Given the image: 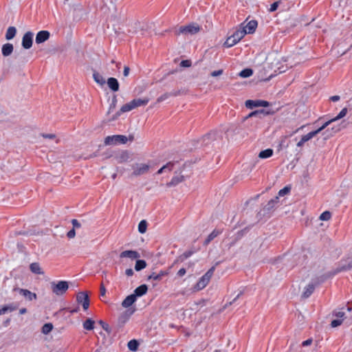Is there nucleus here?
I'll return each mask as SVG.
<instances>
[{"instance_id":"1a4fd4ad","label":"nucleus","mask_w":352,"mask_h":352,"mask_svg":"<svg viewBox=\"0 0 352 352\" xmlns=\"http://www.w3.org/2000/svg\"><path fill=\"white\" fill-rule=\"evenodd\" d=\"M133 175L139 176L145 174L149 169V166L145 164H135L133 166Z\"/></svg>"},{"instance_id":"dca6fc26","label":"nucleus","mask_w":352,"mask_h":352,"mask_svg":"<svg viewBox=\"0 0 352 352\" xmlns=\"http://www.w3.org/2000/svg\"><path fill=\"white\" fill-rule=\"evenodd\" d=\"M333 277V276H330V272L327 274H322L321 276H317L312 279L311 283L314 284L316 287L318 286L321 283L326 281L328 278Z\"/></svg>"},{"instance_id":"09e8293b","label":"nucleus","mask_w":352,"mask_h":352,"mask_svg":"<svg viewBox=\"0 0 352 352\" xmlns=\"http://www.w3.org/2000/svg\"><path fill=\"white\" fill-rule=\"evenodd\" d=\"M194 251L192 250H188L183 253V254L180 256L181 260L183 261L184 260L189 258L194 254Z\"/></svg>"},{"instance_id":"473e14b6","label":"nucleus","mask_w":352,"mask_h":352,"mask_svg":"<svg viewBox=\"0 0 352 352\" xmlns=\"http://www.w3.org/2000/svg\"><path fill=\"white\" fill-rule=\"evenodd\" d=\"M273 153L274 151L272 148H267L261 151L258 154V157L262 159H266L272 156Z\"/></svg>"},{"instance_id":"3c124183","label":"nucleus","mask_w":352,"mask_h":352,"mask_svg":"<svg viewBox=\"0 0 352 352\" xmlns=\"http://www.w3.org/2000/svg\"><path fill=\"white\" fill-rule=\"evenodd\" d=\"M98 322L104 331H106L108 333L111 332V329L107 323L104 322L102 320H100Z\"/></svg>"},{"instance_id":"2eb2a0df","label":"nucleus","mask_w":352,"mask_h":352,"mask_svg":"<svg viewBox=\"0 0 352 352\" xmlns=\"http://www.w3.org/2000/svg\"><path fill=\"white\" fill-rule=\"evenodd\" d=\"M135 109V107L134 105L133 104V101L131 100V102L124 104L120 109L119 111H118L116 115L113 116V120H115L117 118H118L121 113H125V112H128V111H130L133 109Z\"/></svg>"},{"instance_id":"cd10ccee","label":"nucleus","mask_w":352,"mask_h":352,"mask_svg":"<svg viewBox=\"0 0 352 352\" xmlns=\"http://www.w3.org/2000/svg\"><path fill=\"white\" fill-rule=\"evenodd\" d=\"M133 104L135 107V109L141 107V106H145L148 104L149 100L148 98H135L133 100Z\"/></svg>"},{"instance_id":"603ef678","label":"nucleus","mask_w":352,"mask_h":352,"mask_svg":"<svg viewBox=\"0 0 352 352\" xmlns=\"http://www.w3.org/2000/svg\"><path fill=\"white\" fill-rule=\"evenodd\" d=\"M170 96H171V93H165L164 94H162V96H160L158 98H157V102H162L166 99H168Z\"/></svg>"},{"instance_id":"5701e85b","label":"nucleus","mask_w":352,"mask_h":352,"mask_svg":"<svg viewBox=\"0 0 352 352\" xmlns=\"http://www.w3.org/2000/svg\"><path fill=\"white\" fill-rule=\"evenodd\" d=\"M168 274V272L166 271H160L158 274L155 272H153L151 275L148 276L147 280H154L160 281L162 279V278Z\"/></svg>"},{"instance_id":"9d476101","label":"nucleus","mask_w":352,"mask_h":352,"mask_svg":"<svg viewBox=\"0 0 352 352\" xmlns=\"http://www.w3.org/2000/svg\"><path fill=\"white\" fill-rule=\"evenodd\" d=\"M257 25H258V23H257L256 21L252 20V21H249L245 26H243V23H242L241 25L242 27H241L240 29L241 30H245V34H252L255 32Z\"/></svg>"},{"instance_id":"58836bf2","label":"nucleus","mask_w":352,"mask_h":352,"mask_svg":"<svg viewBox=\"0 0 352 352\" xmlns=\"http://www.w3.org/2000/svg\"><path fill=\"white\" fill-rule=\"evenodd\" d=\"M316 132L317 131H311V132L308 133L307 134L302 135L301 138V140L305 143V142H308L309 140H310L311 139H312L313 138H314L315 136H316L317 135Z\"/></svg>"},{"instance_id":"e433bc0d","label":"nucleus","mask_w":352,"mask_h":352,"mask_svg":"<svg viewBox=\"0 0 352 352\" xmlns=\"http://www.w3.org/2000/svg\"><path fill=\"white\" fill-rule=\"evenodd\" d=\"M146 267V263L144 260L138 259L135 265V270L136 271H140Z\"/></svg>"},{"instance_id":"f03ea898","label":"nucleus","mask_w":352,"mask_h":352,"mask_svg":"<svg viewBox=\"0 0 352 352\" xmlns=\"http://www.w3.org/2000/svg\"><path fill=\"white\" fill-rule=\"evenodd\" d=\"M201 28L199 25L192 23L187 25L180 26L175 30V34L193 35L199 32Z\"/></svg>"},{"instance_id":"338daca9","label":"nucleus","mask_w":352,"mask_h":352,"mask_svg":"<svg viewBox=\"0 0 352 352\" xmlns=\"http://www.w3.org/2000/svg\"><path fill=\"white\" fill-rule=\"evenodd\" d=\"M222 74H223V70L219 69V70H216V71L212 72L211 73V76L213 77H216V76H219L221 75Z\"/></svg>"},{"instance_id":"7ed1b4c3","label":"nucleus","mask_w":352,"mask_h":352,"mask_svg":"<svg viewBox=\"0 0 352 352\" xmlns=\"http://www.w3.org/2000/svg\"><path fill=\"white\" fill-rule=\"evenodd\" d=\"M69 289V283L66 280L51 283L52 292L56 296H63Z\"/></svg>"},{"instance_id":"c03bdc74","label":"nucleus","mask_w":352,"mask_h":352,"mask_svg":"<svg viewBox=\"0 0 352 352\" xmlns=\"http://www.w3.org/2000/svg\"><path fill=\"white\" fill-rule=\"evenodd\" d=\"M331 212L329 211H324L320 214L319 219L322 221H328L331 219Z\"/></svg>"},{"instance_id":"bb28decb","label":"nucleus","mask_w":352,"mask_h":352,"mask_svg":"<svg viewBox=\"0 0 352 352\" xmlns=\"http://www.w3.org/2000/svg\"><path fill=\"white\" fill-rule=\"evenodd\" d=\"M221 233V231L218 230H214L206 239V240L204 242V245H208L214 238H216Z\"/></svg>"},{"instance_id":"a878e982","label":"nucleus","mask_w":352,"mask_h":352,"mask_svg":"<svg viewBox=\"0 0 352 352\" xmlns=\"http://www.w3.org/2000/svg\"><path fill=\"white\" fill-rule=\"evenodd\" d=\"M13 45L11 43H6L2 46L1 52L4 56H10L13 52Z\"/></svg>"},{"instance_id":"864d4df0","label":"nucleus","mask_w":352,"mask_h":352,"mask_svg":"<svg viewBox=\"0 0 352 352\" xmlns=\"http://www.w3.org/2000/svg\"><path fill=\"white\" fill-rule=\"evenodd\" d=\"M333 315L338 318V319H343L345 316V313L342 311H334Z\"/></svg>"},{"instance_id":"0eeeda50","label":"nucleus","mask_w":352,"mask_h":352,"mask_svg":"<svg viewBox=\"0 0 352 352\" xmlns=\"http://www.w3.org/2000/svg\"><path fill=\"white\" fill-rule=\"evenodd\" d=\"M76 300L78 304H81L84 310H87L89 306V298L85 292H81L77 294Z\"/></svg>"},{"instance_id":"8fccbe9b","label":"nucleus","mask_w":352,"mask_h":352,"mask_svg":"<svg viewBox=\"0 0 352 352\" xmlns=\"http://www.w3.org/2000/svg\"><path fill=\"white\" fill-rule=\"evenodd\" d=\"M343 319L333 320L331 322V327L333 328L340 326L342 323Z\"/></svg>"},{"instance_id":"de8ad7c7","label":"nucleus","mask_w":352,"mask_h":352,"mask_svg":"<svg viewBox=\"0 0 352 352\" xmlns=\"http://www.w3.org/2000/svg\"><path fill=\"white\" fill-rule=\"evenodd\" d=\"M117 104V97L116 96H113L112 98L111 103L110 104L109 109L108 111V113H110L116 107Z\"/></svg>"},{"instance_id":"ddd939ff","label":"nucleus","mask_w":352,"mask_h":352,"mask_svg":"<svg viewBox=\"0 0 352 352\" xmlns=\"http://www.w3.org/2000/svg\"><path fill=\"white\" fill-rule=\"evenodd\" d=\"M14 290H17L21 295L24 296L26 299L29 300H36L37 298V296L35 293H33L28 289H21V288H14Z\"/></svg>"},{"instance_id":"37998d69","label":"nucleus","mask_w":352,"mask_h":352,"mask_svg":"<svg viewBox=\"0 0 352 352\" xmlns=\"http://www.w3.org/2000/svg\"><path fill=\"white\" fill-rule=\"evenodd\" d=\"M335 122V120H333V118L327 121L326 122H324L320 127H319L318 129L315 130V131H317L316 133L317 135L318 133H320L322 131H323L324 129H326L330 124H331L332 122Z\"/></svg>"},{"instance_id":"c85d7f7f","label":"nucleus","mask_w":352,"mask_h":352,"mask_svg":"<svg viewBox=\"0 0 352 352\" xmlns=\"http://www.w3.org/2000/svg\"><path fill=\"white\" fill-rule=\"evenodd\" d=\"M93 78L95 82L101 86H103L106 83V81L102 76L95 70L93 73Z\"/></svg>"},{"instance_id":"7c9ffc66","label":"nucleus","mask_w":352,"mask_h":352,"mask_svg":"<svg viewBox=\"0 0 352 352\" xmlns=\"http://www.w3.org/2000/svg\"><path fill=\"white\" fill-rule=\"evenodd\" d=\"M31 272L36 274H43L44 272L41 270L40 265L38 263H32L30 265Z\"/></svg>"},{"instance_id":"a19ab883","label":"nucleus","mask_w":352,"mask_h":352,"mask_svg":"<svg viewBox=\"0 0 352 352\" xmlns=\"http://www.w3.org/2000/svg\"><path fill=\"white\" fill-rule=\"evenodd\" d=\"M147 222L145 220H142L138 225V231L143 234L146 231Z\"/></svg>"},{"instance_id":"13d9d810","label":"nucleus","mask_w":352,"mask_h":352,"mask_svg":"<svg viewBox=\"0 0 352 352\" xmlns=\"http://www.w3.org/2000/svg\"><path fill=\"white\" fill-rule=\"evenodd\" d=\"M72 224L73 226V229L74 230L80 228L81 227V224L80 223V222L75 219L72 220Z\"/></svg>"},{"instance_id":"72a5a7b5","label":"nucleus","mask_w":352,"mask_h":352,"mask_svg":"<svg viewBox=\"0 0 352 352\" xmlns=\"http://www.w3.org/2000/svg\"><path fill=\"white\" fill-rule=\"evenodd\" d=\"M94 323L92 319L88 318L83 322V328L86 330L91 331L94 328Z\"/></svg>"},{"instance_id":"a211bd4d","label":"nucleus","mask_w":352,"mask_h":352,"mask_svg":"<svg viewBox=\"0 0 352 352\" xmlns=\"http://www.w3.org/2000/svg\"><path fill=\"white\" fill-rule=\"evenodd\" d=\"M279 202V197H275L274 198L268 201V203L264 206L263 210L267 212H270L271 210H274L276 205Z\"/></svg>"},{"instance_id":"bf43d9fd","label":"nucleus","mask_w":352,"mask_h":352,"mask_svg":"<svg viewBox=\"0 0 352 352\" xmlns=\"http://www.w3.org/2000/svg\"><path fill=\"white\" fill-rule=\"evenodd\" d=\"M278 4H279V1H276V2L273 3L269 9V11L271 12H275L278 7Z\"/></svg>"},{"instance_id":"a18cd8bd","label":"nucleus","mask_w":352,"mask_h":352,"mask_svg":"<svg viewBox=\"0 0 352 352\" xmlns=\"http://www.w3.org/2000/svg\"><path fill=\"white\" fill-rule=\"evenodd\" d=\"M347 111H348L347 108L345 107V108L342 109L341 110V111L338 113V115L333 118L335 122L344 118L346 115Z\"/></svg>"},{"instance_id":"4c0bfd02","label":"nucleus","mask_w":352,"mask_h":352,"mask_svg":"<svg viewBox=\"0 0 352 352\" xmlns=\"http://www.w3.org/2000/svg\"><path fill=\"white\" fill-rule=\"evenodd\" d=\"M135 310H133V311H126L125 312H124L119 318V320L120 322H126L129 318V317L133 314Z\"/></svg>"},{"instance_id":"4468645a","label":"nucleus","mask_w":352,"mask_h":352,"mask_svg":"<svg viewBox=\"0 0 352 352\" xmlns=\"http://www.w3.org/2000/svg\"><path fill=\"white\" fill-rule=\"evenodd\" d=\"M120 258H129L131 260L138 259L140 257L139 252L135 250H125L120 253Z\"/></svg>"},{"instance_id":"ea45409f","label":"nucleus","mask_w":352,"mask_h":352,"mask_svg":"<svg viewBox=\"0 0 352 352\" xmlns=\"http://www.w3.org/2000/svg\"><path fill=\"white\" fill-rule=\"evenodd\" d=\"M253 70L250 68H246L243 69L240 73L239 76L242 78H248L252 75Z\"/></svg>"},{"instance_id":"f8f14e48","label":"nucleus","mask_w":352,"mask_h":352,"mask_svg":"<svg viewBox=\"0 0 352 352\" xmlns=\"http://www.w3.org/2000/svg\"><path fill=\"white\" fill-rule=\"evenodd\" d=\"M217 139V133L215 131H211L206 135H204L201 139V144L207 146L211 144L213 141Z\"/></svg>"},{"instance_id":"6e6552de","label":"nucleus","mask_w":352,"mask_h":352,"mask_svg":"<svg viewBox=\"0 0 352 352\" xmlns=\"http://www.w3.org/2000/svg\"><path fill=\"white\" fill-rule=\"evenodd\" d=\"M270 105V103L267 101L262 100H248L245 101V107L248 109H252L255 107H266Z\"/></svg>"},{"instance_id":"b1692460","label":"nucleus","mask_w":352,"mask_h":352,"mask_svg":"<svg viewBox=\"0 0 352 352\" xmlns=\"http://www.w3.org/2000/svg\"><path fill=\"white\" fill-rule=\"evenodd\" d=\"M136 299L133 294H131L126 296L122 301V306L125 308L129 307L136 301Z\"/></svg>"},{"instance_id":"f3484780","label":"nucleus","mask_w":352,"mask_h":352,"mask_svg":"<svg viewBox=\"0 0 352 352\" xmlns=\"http://www.w3.org/2000/svg\"><path fill=\"white\" fill-rule=\"evenodd\" d=\"M107 83L109 89L113 92H116L119 90L120 85L116 78L110 77L107 79Z\"/></svg>"},{"instance_id":"5fc2aeb1","label":"nucleus","mask_w":352,"mask_h":352,"mask_svg":"<svg viewBox=\"0 0 352 352\" xmlns=\"http://www.w3.org/2000/svg\"><path fill=\"white\" fill-rule=\"evenodd\" d=\"M120 160H119V162H125L128 160L129 158V155H128V153L127 152H122L120 157H119Z\"/></svg>"},{"instance_id":"6ab92c4d","label":"nucleus","mask_w":352,"mask_h":352,"mask_svg":"<svg viewBox=\"0 0 352 352\" xmlns=\"http://www.w3.org/2000/svg\"><path fill=\"white\" fill-rule=\"evenodd\" d=\"M351 269H352V261L350 262L348 265H343L337 267L333 271L330 272V276H333L341 272L349 270Z\"/></svg>"},{"instance_id":"0e129e2a","label":"nucleus","mask_w":352,"mask_h":352,"mask_svg":"<svg viewBox=\"0 0 352 352\" xmlns=\"http://www.w3.org/2000/svg\"><path fill=\"white\" fill-rule=\"evenodd\" d=\"M41 135L44 138H48V139H54L56 138V135L54 134H52V133H42Z\"/></svg>"},{"instance_id":"aec40b11","label":"nucleus","mask_w":352,"mask_h":352,"mask_svg":"<svg viewBox=\"0 0 352 352\" xmlns=\"http://www.w3.org/2000/svg\"><path fill=\"white\" fill-rule=\"evenodd\" d=\"M148 291V287L146 285L143 284L140 286L138 287L135 290L134 293L133 294L135 297L137 298V297L142 296L143 295L146 294Z\"/></svg>"},{"instance_id":"9b49d317","label":"nucleus","mask_w":352,"mask_h":352,"mask_svg":"<svg viewBox=\"0 0 352 352\" xmlns=\"http://www.w3.org/2000/svg\"><path fill=\"white\" fill-rule=\"evenodd\" d=\"M50 33L47 30L39 31L36 36V43L41 44L50 38Z\"/></svg>"},{"instance_id":"2f4dec72","label":"nucleus","mask_w":352,"mask_h":352,"mask_svg":"<svg viewBox=\"0 0 352 352\" xmlns=\"http://www.w3.org/2000/svg\"><path fill=\"white\" fill-rule=\"evenodd\" d=\"M16 34V29L15 27L10 26L8 28L6 33V38L7 40L12 39Z\"/></svg>"},{"instance_id":"412c9836","label":"nucleus","mask_w":352,"mask_h":352,"mask_svg":"<svg viewBox=\"0 0 352 352\" xmlns=\"http://www.w3.org/2000/svg\"><path fill=\"white\" fill-rule=\"evenodd\" d=\"M315 288H316V286L314 285V284H313L311 282L310 283H309L305 287V291L303 292V293L302 294V297L303 298H309L313 294Z\"/></svg>"},{"instance_id":"f257e3e1","label":"nucleus","mask_w":352,"mask_h":352,"mask_svg":"<svg viewBox=\"0 0 352 352\" xmlns=\"http://www.w3.org/2000/svg\"><path fill=\"white\" fill-rule=\"evenodd\" d=\"M271 112L265 109L256 110L251 112L243 118L247 126H252V129H256L261 123L265 116L270 114Z\"/></svg>"},{"instance_id":"393cba45","label":"nucleus","mask_w":352,"mask_h":352,"mask_svg":"<svg viewBox=\"0 0 352 352\" xmlns=\"http://www.w3.org/2000/svg\"><path fill=\"white\" fill-rule=\"evenodd\" d=\"M210 281H208L205 277L203 276L199 278V281L197 283V284L195 285L194 288L197 291H199L203 289L204 287H206V285L209 283Z\"/></svg>"},{"instance_id":"052dcab7","label":"nucleus","mask_w":352,"mask_h":352,"mask_svg":"<svg viewBox=\"0 0 352 352\" xmlns=\"http://www.w3.org/2000/svg\"><path fill=\"white\" fill-rule=\"evenodd\" d=\"M3 307L6 309V312L7 311H12L16 310L17 309V307L13 305L12 304L5 305Z\"/></svg>"},{"instance_id":"680f3d73","label":"nucleus","mask_w":352,"mask_h":352,"mask_svg":"<svg viewBox=\"0 0 352 352\" xmlns=\"http://www.w3.org/2000/svg\"><path fill=\"white\" fill-rule=\"evenodd\" d=\"M180 65L184 67H188L191 65V61L189 60H184L180 63Z\"/></svg>"},{"instance_id":"e2e57ef3","label":"nucleus","mask_w":352,"mask_h":352,"mask_svg":"<svg viewBox=\"0 0 352 352\" xmlns=\"http://www.w3.org/2000/svg\"><path fill=\"white\" fill-rule=\"evenodd\" d=\"M66 310H67L71 314H75L78 312L80 310L79 307H76V308L72 309L70 307L66 308Z\"/></svg>"},{"instance_id":"69168bd1","label":"nucleus","mask_w":352,"mask_h":352,"mask_svg":"<svg viewBox=\"0 0 352 352\" xmlns=\"http://www.w3.org/2000/svg\"><path fill=\"white\" fill-rule=\"evenodd\" d=\"M76 235V232H75V230L74 229H72L71 230H69L67 234V236L69 239H72Z\"/></svg>"},{"instance_id":"c756f323","label":"nucleus","mask_w":352,"mask_h":352,"mask_svg":"<svg viewBox=\"0 0 352 352\" xmlns=\"http://www.w3.org/2000/svg\"><path fill=\"white\" fill-rule=\"evenodd\" d=\"M175 163L176 162H168L166 164L164 165L161 168H160L157 170V175H160L163 172L166 171V170L171 171L173 170V166L175 164Z\"/></svg>"},{"instance_id":"4be33fe9","label":"nucleus","mask_w":352,"mask_h":352,"mask_svg":"<svg viewBox=\"0 0 352 352\" xmlns=\"http://www.w3.org/2000/svg\"><path fill=\"white\" fill-rule=\"evenodd\" d=\"M184 180V177L183 175H175V176L173 177V178L168 183L166 184V186L168 187L175 186L177 184H179V183L182 182Z\"/></svg>"},{"instance_id":"423d86ee","label":"nucleus","mask_w":352,"mask_h":352,"mask_svg":"<svg viewBox=\"0 0 352 352\" xmlns=\"http://www.w3.org/2000/svg\"><path fill=\"white\" fill-rule=\"evenodd\" d=\"M33 32L28 31L25 32L22 38V47L25 50H29L33 44Z\"/></svg>"},{"instance_id":"79ce46f5","label":"nucleus","mask_w":352,"mask_h":352,"mask_svg":"<svg viewBox=\"0 0 352 352\" xmlns=\"http://www.w3.org/2000/svg\"><path fill=\"white\" fill-rule=\"evenodd\" d=\"M53 329V325L52 323H46L42 327V333L43 334H48Z\"/></svg>"},{"instance_id":"6e6d98bb","label":"nucleus","mask_w":352,"mask_h":352,"mask_svg":"<svg viewBox=\"0 0 352 352\" xmlns=\"http://www.w3.org/2000/svg\"><path fill=\"white\" fill-rule=\"evenodd\" d=\"M290 190V188L287 186L284 187L283 189L280 190L278 192V195L280 197H283L287 195Z\"/></svg>"},{"instance_id":"20e7f679","label":"nucleus","mask_w":352,"mask_h":352,"mask_svg":"<svg viewBox=\"0 0 352 352\" xmlns=\"http://www.w3.org/2000/svg\"><path fill=\"white\" fill-rule=\"evenodd\" d=\"M245 31L241 30L239 28L226 39L223 45L226 47H231L239 42L245 36Z\"/></svg>"},{"instance_id":"49530a36","label":"nucleus","mask_w":352,"mask_h":352,"mask_svg":"<svg viewBox=\"0 0 352 352\" xmlns=\"http://www.w3.org/2000/svg\"><path fill=\"white\" fill-rule=\"evenodd\" d=\"M215 267H212L210 270H208V272L203 276L206 278L208 281H210L211 277L213 275V273L214 272Z\"/></svg>"},{"instance_id":"f704fd0d","label":"nucleus","mask_w":352,"mask_h":352,"mask_svg":"<svg viewBox=\"0 0 352 352\" xmlns=\"http://www.w3.org/2000/svg\"><path fill=\"white\" fill-rule=\"evenodd\" d=\"M127 346L129 348V350L132 351H135L138 350V346H139V342L138 340L133 339V340H130L128 344H127Z\"/></svg>"},{"instance_id":"c9c22d12","label":"nucleus","mask_w":352,"mask_h":352,"mask_svg":"<svg viewBox=\"0 0 352 352\" xmlns=\"http://www.w3.org/2000/svg\"><path fill=\"white\" fill-rule=\"evenodd\" d=\"M340 130H341V127L339 125V126H336L332 127L331 129V132L329 131V129H327L324 132V134H327V137L329 138V137L333 136V134L339 132Z\"/></svg>"},{"instance_id":"39448f33","label":"nucleus","mask_w":352,"mask_h":352,"mask_svg":"<svg viewBox=\"0 0 352 352\" xmlns=\"http://www.w3.org/2000/svg\"><path fill=\"white\" fill-rule=\"evenodd\" d=\"M128 138L123 135H109L105 138L104 144L106 145H116L120 144H126Z\"/></svg>"},{"instance_id":"4d7b16f0","label":"nucleus","mask_w":352,"mask_h":352,"mask_svg":"<svg viewBox=\"0 0 352 352\" xmlns=\"http://www.w3.org/2000/svg\"><path fill=\"white\" fill-rule=\"evenodd\" d=\"M170 93H171V96H177L186 94V91L184 89H181V90H177V91H173Z\"/></svg>"},{"instance_id":"774afa93","label":"nucleus","mask_w":352,"mask_h":352,"mask_svg":"<svg viewBox=\"0 0 352 352\" xmlns=\"http://www.w3.org/2000/svg\"><path fill=\"white\" fill-rule=\"evenodd\" d=\"M313 342V340L311 338L307 339V340L302 342V346H307L311 344Z\"/></svg>"}]
</instances>
